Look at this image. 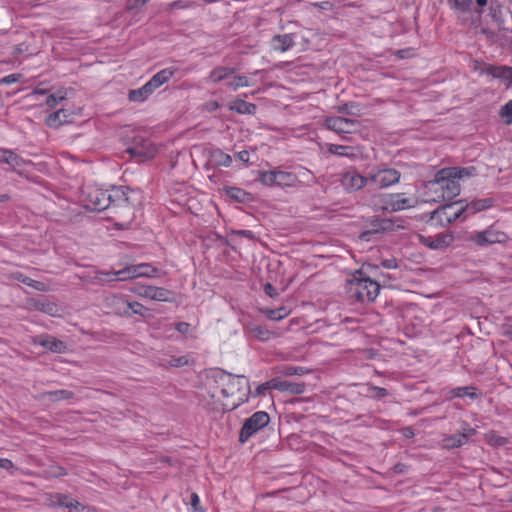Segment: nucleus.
Wrapping results in <instances>:
<instances>
[{"instance_id":"72a5a7b5","label":"nucleus","mask_w":512,"mask_h":512,"mask_svg":"<svg viewBox=\"0 0 512 512\" xmlns=\"http://www.w3.org/2000/svg\"><path fill=\"white\" fill-rule=\"evenodd\" d=\"M464 444H465V436H461L460 434L447 435L442 440V446L445 449L458 448Z\"/></svg>"},{"instance_id":"a878e982","label":"nucleus","mask_w":512,"mask_h":512,"mask_svg":"<svg viewBox=\"0 0 512 512\" xmlns=\"http://www.w3.org/2000/svg\"><path fill=\"white\" fill-rule=\"evenodd\" d=\"M233 74H235L234 68L220 66V67L214 68L210 72L208 80L212 83H218V82H221L224 80L228 81V79H230V77Z\"/></svg>"},{"instance_id":"338daca9","label":"nucleus","mask_w":512,"mask_h":512,"mask_svg":"<svg viewBox=\"0 0 512 512\" xmlns=\"http://www.w3.org/2000/svg\"><path fill=\"white\" fill-rule=\"evenodd\" d=\"M490 0H476L478 7L483 8L488 5Z\"/></svg>"},{"instance_id":"c9c22d12","label":"nucleus","mask_w":512,"mask_h":512,"mask_svg":"<svg viewBox=\"0 0 512 512\" xmlns=\"http://www.w3.org/2000/svg\"><path fill=\"white\" fill-rule=\"evenodd\" d=\"M9 278L12 279V280H17L19 282H22L30 287H33L37 290H41L42 289V286L43 284L41 282H38V281H35L27 276H25L24 274H22L21 272H12L10 275H9Z\"/></svg>"},{"instance_id":"603ef678","label":"nucleus","mask_w":512,"mask_h":512,"mask_svg":"<svg viewBox=\"0 0 512 512\" xmlns=\"http://www.w3.org/2000/svg\"><path fill=\"white\" fill-rule=\"evenodd\" d=\"M20 77H21L20 74L7 75L4 78L0 79V84L9 85V84L15 83L20 79Z\"/></svg>"},{"instance_id":"2f4dec72","label":"nucleus","mask_w":512,"mask_h":512,"mask_svg":"<svg viewBox=\"0 0 512 512\" xmlns=\"http://www.w3.org/2000/svg\"><path fill=\"white\" fill-rule=\"evenodd\" d=\"M250 333L260 341H268L272 337L276 336V334L270 331L267 327L261 325L251 326Z\"/></svg>"},{"instance_id":"412c9836","label":"nucleus","mask_w":512,"mask_h":512,"mask_svg":"<svg viewBox=\"0 0 512 512\" xmlns=\"http://www.w3.org/2000/svg\"><path fill=\"white\" fill-rule=\"evenodd\" d=\"M454 240L452 234H438L434 238H424L422 243L431 249H442L450 246Z\"/></svg>"},{"instance_id":"393cba45","label":"nucleus","mask_w":512,"mask_h":512,"mask_svg":"<svg viewBox=\"0 0 512 512\" xmlns=\"http://www.w3.org/2000/svg\"><path fill=\"white\" fill-rule=\"evenodd\" d=\"M132 270L133 278L139 277H154L158 273V269L148 263H140L135 265H130Z\"/></svg>"},{"instance_id":"58836bf2","label":"nucleus","mask_w":512,"mask_h":512,"mask_svg":"<svg viewBox=\"0 0 512 512\" xmlns=\"http://www.w3.org/2000/svg\"><path fill=\"white\" fill-rule=\"evenodd\" d=\"M57 499H58V504L60 506H64L66 508H69L71 510H74V509H78L79 507L82 508V510H86V507L83 506L81 503H79L78 501L74 500V499H71L69 498L68 496H65V495H57Z\"/></svg>"},{"instance_id":"f257e3e1","label":"nucleus","mask_w":512,"mask_h":512,"mask_svg":"<svg viewBox=\"0 0 512 512\" xmlns=\"http://www.w3.org/2000/svg\"><path fill=\"white\" fill-rule=\"evenodd\" d=\"M230 384L226 385L222 390L223 401L220 408L223 411H232L241 404L248 401L250 394L249 381L243 375H233L227 373Z\"/></svg>"},{"instance_id":"cd10ccee","label":"nucleus","mask_w":512,"mask_h":512,"mask_svg":"<svg viewBox=\"0 0 512 512\" xmlns=\"http://www.w3.org/2000/svg\"><path fill=\"white\" fill-rule=\"evenodd\" d=\"M154 92L153 88L147 83H145L142 87L134 90H130L128 94V98L133 102H143L145 101L152 93Z\"/></svg>"},{"instance_id":"a211bd4d","label":"nucleus","mask_w":512,"mask_h":512,"mask_svg":"<svg viewBox=\"0 0 512 512\" xmlns=\"http://www.w3.org/2000/svg\"><path fill=\"white\" fill-rule=\"evenodd\" d=\"M34 342L54 353H64L67 350L66 344L52 336H38Z\"/></svg>"},{"instance_id":"20e7f679","label":"nucleus","mask_w":512,"mask_h":512,"mask_svg":"<svg viewBox=\"0 0 512 512\" xmlns=\"http://www.w3.org/2000/svg\"><path fill=\"white\" fill-rule=\"evenodd\" d=\"M347 290L355 300L362 303H370L378 296L380 285L370 277H364L361 271H357L348 280Z\"/></svg>"},{"instance_id":"1a4fd4ad","label":"nucleus","mask_w":512,"mask_h":512,"mask_svg":"<svg viewBox=\"0 0 512 512\" xmlns=\"http://www.w3.org/2000/svg\"><path fill=\"white\" fill-rule=\"evenodd\" d=\"M270 422V416L267 412L258 411L244 422L240 434L239 441L245 443L258 431L266 427Z\"/></svg>"},{"instance_id":"13d9d810","label":"nucleus","mask_w":512,"mask_h":512,"mask_svg":"<svg viewBox=\"0 0 512 512\" xmlns=\"http://www.w3.org/2000/svg\"><path fill=\"white\" fill-rule=\"evenodd\" d=\"M382 265L387 269H395L398 266L395 259H386L382 261Z\"/></svg>"},{"instance_id":"4468645a","label":"nucleus","mask_w":512,"mask_h":512,"mask_svg":"<svg viewBox=\"0 0 512 512\" xmlns=\"http://www.w3.org/2000/svg\"><path fill=\"white\" fill-rule=\"evenodd\" d=\"M411 207H414V201L411 198L405 197L403 193H394L387 195L383 209L400 211Z\"/></svg>"},{"instance_id":"5fc2aeb1","label":"nucleus","mask_w":512,"mask_h":512,"mask_svg":"<svg viewBox=\"0 0 512 512\" xmlns=\"http://www.w3.org/2000/svg\"><path fill=\"white\" fill-rule=\"evenodd\" d=\"M475 434H476V429L472 428L468 425L463 427V431H462V433H460L461 436H465V443H467L468 439Z\"/></svg>"},{"instance_id":"f8f14e48","label":"nucleus","mask_w":512,"mask_h":512,"mask_svg":"<svg viewBox=\"0 0 512 512\" xmlns=\"http://www.w3.org/2000/svg\"><path fill=\"white\" fill-rule=\"evenodd\" d=\"M325 126L336 133H351L356 128V121L340 116L327 117Z\"/></svg>"},{"instance_id":"864d4df0","label":"nucleus","mask_w":512,"mask_h":512,"mask_svg":"<svg viewBox=\"0 0 512 512\" xmlns=\"http://www.w3.org/2000/svg\"><path fill=\"white\" fill-rule=\"evenodd\" d=\"M190 328H191L190 324H189V323H186V322H179V323H177V324L175 325V329H176L179 333L184 334V335H186V334H188V333H189Z\"/></svg>"},{"instance_id":"473e14b6","label":"nucleus","mask_w":512,"mask_h":512,"mask_svg":"<svg viewBox=\"0 0 512 512\" xmlns=\"http://www.w3.org/2000/svg\"><path fill=\"white\" fill-rule=\"evenodd\" d=\"M262 312L269 320L272 321H280L290 314V310L285 306L279 307L277 309H265L262 310Z\"/></svg>"},{"instance_id":"69168bd1","label":"nucleus","mask_w":512,"mask_h":512,"mask_svg":"<svg viewBox=\"0 0 512 512\" xmlns=\"http://www.w3.org/2000/svg\"><path fill=\"white\" fill-rule=\"evenodd\" d=\"M208 108L211 111L216 110L219 108V104L216 101H212V102L208 103Z\"/></svg>"},{"instance_id":"aec40b11","label":"nucleus","mask_w":512,"mask_h":512,"mask_svg":"<svg viewBox=\"0 0 512 512\" xmlns=\"http://www.w3.org/2000/svg\"><path fill=\"white\" fill-rule=\"evenodd\" d=\"M128 152L133 157H138L140 159H149L154 157L156 154V148L149 141H143L140 145H135L128 149Z\"/></svg>"},{"instance_id":"b1692460","label":"nucleus","mask_w":512,"mask_h":512,"mask_svg":"<svg viewBox=\"0 0 512 512\" xmlns=\"http://www.w3.org/2000/svg\"><path fill=\"white\" fill-rule=\"evenodd\" d=\"M176 69L174 68H165L159 72H157L149 81L148 84L155 91L157 88L168 82L173 75L175 74Z\"/></svg>"},{"instance_id":"680f3d73","label":"nucleus","mask_w":512,"mask_h":512,"mask_svg":"<svg viewBox=\"0 0 512 512\" xmlns=\"http://www.w3.org/2000/svg\"><path fill=\"white\" fill-rule=\"evenodd\" d=\"M268 389H273L272 387H268L265 385V383H262L261 385H259L256 389V395H261L264 393V391L268 390Z\"/></svg>"},{"instance_id":"8fccbe9b","label":"nucleus","mask_w":512,"mask_h":512,"mask_svg":"<svg viewBox=\"0 0 512 512\" xmlns=\"http://www.w3.org/2000/svg\"><path fill=\"white\" fill-rule=\"evenodd\" d=\"M309 370H307L304 367H297V366H288L284 369V374L293 376V375H304L307 374Z\"/></svg>"},{"instance_id":"4be33fe9","label":"nucleus","mask_w":512,"mask_h":512,"mask_svg":"<svg viewBox=\"0 0 512 512\" xmlns=\"http://www.w3.org/2000/svg\"><path fill=\"white\" fill-rule=\"evenodd\" d=\"M232 163V158L221 149H213L209 152L208 165L213 167H229Z\"/></svg>"},{"instance_id":"4c0bfd02","label":"nucleus","mask_w":512,"mask_h":512,"mask_svg":"<svg viewBox=\"0 0 512 512\" xmlns=\"http://www.w3.org/2000/svg\"><path fill=\"white\" fill-rule=\"evenodd\" d=\"M473 0H447L449 7L459 13H466L470 10Z\"/></svg>"},{"instance_id":"09e8293b","label":"nucleus","mask_w":512,"mask_h":512,"mask_svg":"<svg viewBox=\"0 0 512 512\" xmlns=\"http://www.w3.org/2000/svg\"><path fill=\"white\" fill-rule=\"evenodd\" d=\"M349 147L342 146V145H336V144H330L328 151L334 155L338 156H350V154L347 152Z\"/></svg>"},{"instance_id":"9b49d317","label":"nucleus","mask_w":512,"mask_h":512,"mask_svg":"<svg viewBox=\"0 0 512 512\" xmlns=\"http://www.w3.org/2000/svg\"><path fill=\"white\" fill-rule=\"evenodd\" d=\"M341 183L345 190L349 192L357 191L364 187H367L370 190V180L368 179V173L366 175H362L354 168H350L342 173Z\"/></svg>"},{"instance_id":"dca6fc26","label":"nucleus","mask_w":512,"mask_h":512,"mask_svg":"<svg viewBox=\"0 0 512 512\" xmlns=\"http://www.w3.org/2000/svg\"><path fill=\"white\" fill-rule=\"evenodd\" d=\"M492 198H483V199H475L465 205L460 204V208L463 214V220L466 219L467 216L476 214L478 212L484 211L493 205Z\"/></svg>"},{"instance_id":"6e6552de","label":"nucleus","mask_w":512,"mask_h":512,"mask_svg":"<svg viewBox=\"0 0 512 512\" xmlns=\"http://www.w3.org/2000/svg\"><path fill=\"white\" fill-rule=\"evenodd\" d=\"M462 203H464V201L459 200L455 203L445 204L437 208L431 212V223L438 226H446L458 219H463V214L459 206Z\"/></svg>"},{"instance_id":"2eb2a0df","label":"nucleus","mask_w":512,"mask_h":512,"mask_svg":"<svg viewBox=\"0 0 512 512\" xmlns=\"http://www.w3.org/2000/svg\"><path fill=\"white\" fill-rule=\"evenodd\" d=\"M136 293L145 298H149L155 301H169L171 298V292L162 287L156 286H141L138 288Z\"/></svg>"},{"instance_id":"49530a36","label":"nucleus","mask_w":512,"mask_h":512,"mask_svg":"<svg viewBox=\"0 0 512 512\" xmlns=\"http://www.w3.org/2000/svg\"><path fill=\"white\" fill-rule=\"evenodd\" d=\"M199 5L197 2H192L188 0H177L169 4V9H189Z\"/></svg>"},{"instance_id":"3c124183","label":"nucleus","mask_w":512,"mask_h":512,"mask_svg":"<svg viewBox=\"0 0 512 512\" xmlns=\"http://www.w3.org/2000/svg\"><path fill=\"white\" fill-rule=\"evenodd\" d=\"M371 396L377 399L384 398L387 396V390L381 387H371L370 388Z\"/></svg>"},{"instance_id":"79ce46f5","label":"nucleus","mask_w":512,"mask_h":512,"mask_svg":"<svg viewBox=\"0 0 512 512\" xmlns=\"http://www.w3.org/2000/svg\"><path fill=\"white\" fill-rule=\"evenodd\" d=\"M499 114L505 124L510 125L512 123V100L501 107Z\"/></svg>"},{"instance_id":"e2e57ef3","label":"nucleus","mask_w":512,"mask_h":512,"mask_svg":"<svg viewBox=\"0 0 512 512\" xmlns=\"http://www.w3.org/2000/svg\"><path fill=\"white\" fill-rule=\"evenodd\" d=\"M199 503V497L197 494L193 493L191 495V505L193 506V508H196V505Z\"/></svg>"},{"instance_id":"6e6d98bb","label":"nucleus","mask_w":512,"mask_h":512,"mask_svg":"<svg viewBox=\"0 0 512 512\" xmlns=\"http://www.w3.org/2000/svg\"><path fill=\"white\" fill-rule=\"evenodd\" d=\"M0 468L5 470H12L14 468V464L9 459L0 458Z\"/></svg>"},{"instance_id":"ea45409f","label":"nucleus","mask_w":512,"mask_h":512,"mask_svg":"<svg viewBox=\"0 0 512 512\" xmlns=\"http://www.w3.org/2000/svg\"><path fill=\"white\" fill-rule=\"evenodd\" d=\"M127 315L126 316H131V315H141V316H145L146 313H147V308H145L141 303L139 302H129L127 301Z\"/></svg>"},{"instance_id":"e433bc0d","label":"nucleus","mask_w":512,"mask_h":512,"mask_svg":"<svg viewBox=\"0 0 512 512\" xmlns=\"http://www.w3.org/2000/svg\"><path fill=\"white\" fill-rule=\"evenodd\" d=\"M250 84H249V80L246 76H242V75H235L233 74L230 79H228V81L226 82V86L230 89V90H237L241 87H248Z\"/></svg>"},{"instance_id":"bb28decb","label":"nucleus","mask_w":512,"mask_h":512,"mask_svg":"<svg viewBox=\"0 0 512 512\" xmlns=\"http://www.w3.org/2000/svg\"><path fill=\"white\" fill-rule=\"evenodd\" d=\"M70 114L64 110L59 109L58 111L51 113L46 118V124L51 128H57L60 125L69 122Z\"/></svg>"},{"instance_id":"c85d7f7f","label":"nucleus","mask_w":512,"mask_h":512,"mask_svg":"<svg viewBox=\"0 0 512 512\" xmlns=\"http://www.w3.org/2000/svg\"><path fill=\"white\" fill-rule=\"evenodd\" d=\"M490 74L494 78L502 80L506 85L512 84V67L494 66L490 68Z\"/></svg>"},{"instance_id":"37998d69","label":"nucleus","mask_w":512,"mask_h":512,"mask_svg":"<svg viewBox=\"0 0 512 512\" xmlns=\"http://www.w3.org/2000/svg\"><path fill=\"white\" fill-rule=\"evenodd\" d=\"M46 396L52 401H59L62 399H69L73 396L72 392L67 390H56L45 393Z\"/></svg>"},{"instance_id":"bf43d9fd","label":"nucleus","mask_w":512,"mask_h":512,"mask_svg":"<svg viewBox=\"0 0 512 512\" xmlns=\"http://www.w3.org/2000/svg\"><path fill=\"white\" fill-rule=\"evenodd\" d=\"M187 362L188 361L184 357H179V358L172 359L171 360V365L172 366H176V367H180L182 365L187 364Z\"/></svg>"},{"instance_id":"4d7b16f0","label":"nucleus","mask_w":512,"mask_h":512,"mask_svg":"<svg viewBox=\"0 0 512 512\" xmlns=\"http://www.w3.org/2000/svg\"><path fill=\"white\" fill-rule=\"evenodd\" d=\"M264 291L267 295H269L270 297H276L278 296V293L276 291V289L270 284V283H266L265 286H264Z\"/></svg>"},{"instance_id":"39448f33","label":"nucleus","mask_w":512,"mask_h":512,"mask_svg":"<svg viewBox=\"0 0 512 512\" xmlns=\"http://www.w3.org/2000/svg\"><path fill=\"white\" fill-rule=\"evenodd\" d=\"M86 207L94 211L107 209L113 202H126L128 198L122 188H113L110 192L99 188H89L85 192Z\"/></svg>"},{"instance_id":"774afa93","label":"nucleus","mask_w":512,"mask_h":512,"mask_svg":"<svg viewBox=\"0 0 512 512\" xmlns=\"http://www.w3.org/2000/svg\"><path fill=\"white\" fill-rule=\"evenodd\" d=\"M7 149L0 148V162L4 163V159L6 158Z\"/></svg>"},{"instance_id":"5701e85b","label":"nucleus","mask_w":512,"mask_h":512,"mask_svg":"<svg viewBox=\"0 0 512 512\" xmlns=\"http://www.w3.org/2000/svg\"><path fill=\"white\" fill-rule=\"evenodd\" d=\"M110 275L116 276V278H114L113 280L127 281V280L134 279L132 276V270H131L130 265H128L125 268L120 269L118 271H109V272L97 271L94 276V279H96L98 281H103L104 276H110Z\"/></svg>"},{"instance_id":"423d86ee","label":"nucleus","mask_w":512,"mask_h":512,"mask_svg":"<svg viewBox=\"0 0 512 512\" xmlns=\"http://www.w3.org/2000/svg\"><path fill=\"white\" fill-rule=\"evenodd\" d=\"M370 190L389 188L400 182L401 172L385 164L374 166L368 172Z\"/></svg>"},{"instance_id":"a19ab883","label":"nucleus","mask_w":512,"mask_h":512,"mask_svg":"<svg viewBox=\"0 0 512 512\" xmlns=\"http://www.w3.org/2000/svg\"><path fill=\"white\" fill-rule=\"evenodd\" d=\"M490 15L497 22L502 20L503 6L497 0H490L489 3Z\"/></svg>"},{"instance_id":"de8ad7c7","label":"nucleus","mask_w":512,"mask_h":512,"mask_svg":"<svg viewBox=\"0 0 512 512\" xmlns=\"http://www.w3.org/2000/svg\"><path fill=\"white\" fill-rule=\"evenodd\" d=\"M65 99V96L62 94V92H58L55 94H51L46 98V105L49 108L56 107L61 101Z\"/></svg>"},{"instance_id":"f03ea898","label":"nucleus","mask_w":512,"mask_h":512,"mask_svg":"<svg viewBox=\"0 0 512 512\" xmlns=\"http://www.w3.org/2000/svg\"><path fill=\"white\" fill-rule=\"evenodd\" d=\"M431 201L441 202L451 200L460 194V184L446 168L441 169L433 180L426 184Z\"/></svg>"},{"instance_id":"7c9ffc66","label":"nucleus","mask_w":512,"mask_h":512,"mask_svg":"<svg viewBox=\"0 0 512 512\" xmlns=\"http://www.w3.org/2000/svg\"><path fill=\"white\" fill-rule=\"evenodd\" d=\"M229 109L239 114H254L256 106L244 100L237 99L230 105Z\"/></svg>"},{"instance_id":"6ab92c4d","label":"nucleus","mask_w":512,"mask_h":512,"mask_svg":"<svg viewBox=\"0 0 512 512\" xmlns=\"http://www.w3.org/2000/svg\"><path fill=\"white\" fill-rule=\"evenodd\" d=\"M295 45L294 34H279L271 39V47L275 51L286 52Z\"/></svg>"},{"instance_id":"0e129e2a","label":"nucleus","mask_w":512,"mask_h":512,"mask_svg":"<svg viewBox=\"0 0 512 512\" xmlns=\"http://www.w3.org/2000/svg\"><path fill=\"white\" fill-rule=\"evenodd\" d=\"M238 234H240L246 238H253V233L250 230H241L238 232Z\"/></svg>"},{"instance_id":"052dcab7","label":"nucleus","mask_w":512,"mask_h":512,"mask_svg":"<svg viewBox=\"0 0 512 512\" xmlns=\"http://www.w3.org/2000/svg\"><path fill=\"white\" fill-rule=\"evenodd\" d=\"M237 157H238L239 160H241L243 162H248L249 161V153L247 151H240L237 154Z\"/></svg>"},{"instance_id":"0eeeda50","label":"nucleus","mask_w":512,"mask_h":512,"mask_svg":"<svg viewBox=\"0 0 512 512\" xmlns=\"http://www.w3.org/2000/svg\"><path fill=\"white\" fill-rule=\"evenodd\" d=\"M258 180L268 187H296L300 183L297 175L280 168L258 171Z\"/></svg>"},{"instance_id":"f3484780","label":"nucleus","mask_w":512,"mask_h":512,"mask_svg":"<svg viewBox=\"0 0 512 512\" xmlns=\"http://www.w3.org/2000/svg\"><path fill=\"white\" fill-rule=\"evenodd\" d=\"M127 299L123 295L111 294L105 297L104 306L111 310V312L120 315H127Z\"/></svg>"},{"instance_id":"c03bdc74","label":"nucleus","mask_w":512,"mask_h":512,"mask_svg":"<svg viewBox=\"0 0 512 512\" xmlns=\"http://www.w3.org/2000/svg\"><path fill=\"white\" fill-rule=\"evenodd\" d=\"M23 160L11 150H7L4 163L10 165L12 168H17L22 165Z\"/></svg>"},{"instance_id":"ddd939ff","label":"nucleus","mask_w":512,"mask_h":512,"mask_svg":"<svg viewBox=\"0 0 512 512\" xmlns=\"http://www.w3.org/2000/svg\"><path fill=\"white\" fill-rule=\"evenodd\" d=\"M265 385L268 387H272L274 390H278L281 392H289L291 394H302L305 392V384L302 382H291L286 380H281L279 378L271 379L270 381L265 382Z\"/></svg>"},{"instance_id":"9d476101","label":"nucleus","mask_w":512,"mask_h":512,"mask_svg":"<svg viewBox=\"0 0 512 512\" xmlns=\"http://www.w3.org/2000/svg\"><path fill=\"white\" fill-rule=\"evenodd\" d=\"M507 239L508 236L504 232L493 226L483 231H473L467 236V241L480 247L496 243H504Z\"/></svg>"},{"instance_id":"7ed1b4c3","label":"nucleus","mask_w":512,"mask_h":512,"mask_svg":"<svg viewBox=\"0 0 512 512\" xmlns=\"http://www.w3.org/2000/svg\"><path fill=\"white\" fill-rule=\"evenodd\" d=\"M230 379L227 372L220 369L213 370L207 375L201 391V397L207 405H212L214 409H221L222 390L230 384Z\"/></svg>"},{"instance_id":"f704fd0d","label":"nucleus","mask_w":512,"mask_h":512,"mask_svg":"<svg viewBox=\"0 0 512 512\" xmlns=\"http://www.w3.org/2000/svg\"><path fill=\"white\" fill-rule=\"evenodd\" d=\"M449 172H451V175L453 178L456 179V181L459 182L460 179L472 177L475 175L476 169L474 167H451L446 168Z\"/></svg>"},{"instance_id":"c756f323","label":"nucleus","mask_w":512,"mask_h":512,"mask_svg":"<svg viewBox=\"0 0 512 512\" xmlns=\"http://www.w3.org/2000/svg\"><path fill=\"white\" fill-rule=\"evenodd\" d=\"M476 390L477 389L473 386L457 387V388L451 389L447 393L446 397L448 399H453V398H461V397L467 396L471 399H476L478 397Z\"/></svg>"},{"instance_id":"a18cd8bd","label":"nucleus","mask_w":512,"mask_h":512,"mask_svg":"<svg viewBox=\"0 0 512 512\" xmlns=\"http://www.w3.org/2000/svg\"><path fill=\"white\" fill-rule=\"evenodd\" d=\"M388 222L387 221H383L381 224H380V227L377 228V229H373V230H368V231H365L363 233L360 234V239L363 240V241H371L372 238L379 232L380 229L382 230H385L388 228Z\"/></svg>"}]
</instances>
